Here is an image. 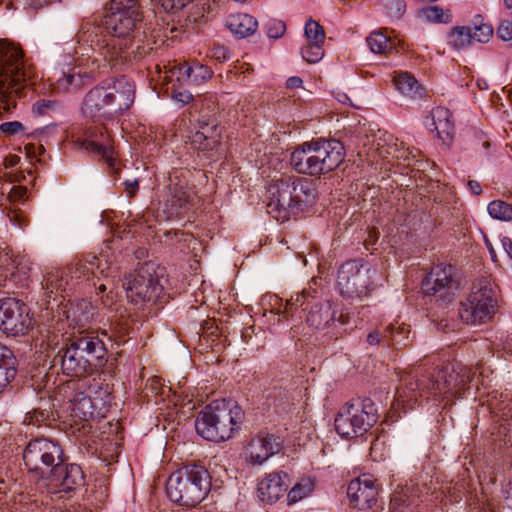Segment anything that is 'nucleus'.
Here are the masks:
<instances>
[{
	"mask_svg": "<svg viewBox=\"0 0 512 512\" xmlns=\"http://www.w3.org/2000/svg\"><path fill=\"white\" fill-rule=\"evenodd\" d=\"M38 75L23 50L7 40L0 41V109L11 111L17 99L27 97Z\"/></svg>",
	"mask_w": 512,
	"mask_h": 512,
	"instance_id": "obj_1",
	"label": "nucleus"
},
{
	"mask_svg": "<svg viewBox=\"0 0 512 512\" xmlns=\"http://www.w3.org/2000/svg\"><path fill=\"white\" fill-rule=\"evenodd\" d=\"M134 100V84L126 76H120L91 88L83 98L81 112L93 120H114L123 115Z\"/></svg>",
	"mask_w": 512,
	"mask_h": 512,
	"instance_id": "obj_2",
	"label": "nucleus"
},
{
	"mask_svg": "<svg viewBox=\"0 0 512 512\" xmlns=\"http://www.w3.org/2000/svg\"><path fill=\"white\" fill-rule=\"evenodd\" d=\"M108 350L97 333L73 335L54 357L62 373L69 377H84L107 362Z\"/></svg>",
	"mask_w": 512,
	"mask_h": 512,
	"instance_id": "obj_3",
	"label": "nucleus"
},
{
	"mask_svg": "<svg viewBox=\"0 0 512 512\" xmlns=\"http://www.w3.org/2000/svg\"><path fill=\"white\" fill-rule=\"evenodd\" d=\"M267 212L279 222H285L312 206L317 191L312 180L297 176H282L268 187Z\"/></svg>",
	"mask_w": 512,
	"mask_h": 512,
	"instance_id": "obj_4",
	"label": "nucleus"
},
{
	"mask_svg": "<svg viewBox=\"0 0 512 512\" xmlns=\"http://www.w3.org/2000/svg\"><path fill=\"white\" fill-rule=\"evenodd\" d=\"M344 158L345 149L340 141L319 138L295 148L290 164L298 174L320 177L338 168Z\"/></svg>",
	"mask_w": 512,
	"mask_h": 512,
	"instance_id": "obj_5",
	"label": "nucleus"
},
{
	"mask_svg": "<svg viewBox=\"0 0 512 512\" xmlns=\"http://www.w3.org/2000/svg\"><path fill=\"white\" fill-rule=\"evenodd\" d=\"M474 373L472 369L460 363H448L431 373L423 374L421 378L410 380L406 389L412 393L409 400L419 396L460 395L466 389Z\"/></svg>",
	"mask_w": 512,
	"mask_h": 512,
	"instance_id": "obj_6",
	"label": "nucleus"
},
{
	"mask_svg": "<svg viewBox=\"0 0 512 512\" xmlns=\"http://www.w3.org/2000/svg\"><path fill=\"white\" fill-rule=\"evenodd\" d=\"M243 420L240 406L225 399L215 400L198 414L195 429L208 441L223 442L233 437Z\"/></svg>",
	"mask_w": 512,
	"mask_h": 512,
	"instance_id": "obj_7",
	"label": "nucleus"
},
{
	"mask_svg": "<svg viewBox=\"0 0 512 512\" xmlns=\"http://www.w3.org/2000/svg\"><path fill=\"white\" fill-rule=\"evenodd\" d=\"M211 489V476L200 464H189L172 473L166 484L168 498L183 507H194Z\"/></svg>",
	"mask_w": 512,
	"mask_h": 512,
	"instance_id": "obj_8",
	"label": "nucleus"
},
{
	"mask_svg": "<svg viewBox=\"0 0 512 512\" xmlns=\"http://www.w3.org/2000/svg\"><path fill=\"white\" fill-rule=\"evenodd\" d=\"M85 485L82 467L76 463H66L65 456L50 473L37 483V489L51 500L72 498Z\"/></svg>",
	"mask_w": 512,
	"mask_h": 512,
	"instance_id": "obj_9",
	"label": "nucleus"
},
{
	"mask_svg": "<svg viewBox=\"0 0 512 512\" xmlns=\"http://www.w3.org/2000/svg\"><path fill=\"white\" fill-rule=\"evenodd\" d=\"M164 269L156 268L153 263H145L129 273L123 280L127 298L134 304L156 303L164 286Z\"/></svg>",
	"mask_w": 512,
	"mask_h": 512,
	"instance_id": "obj_10",
	"label": "nucleus"
},
{
	"mask_svg": "<svg viewBox=\"0 0 512 512\" xmlns=\"http://www.w3.org/2000/svg\"><path fill=\"white\" fill-rule=\"evenodd\" d=\"M378 419L374 402L357 399L347 403L337 414L334 424L336 432L343 438L364 435Z\"/></svg>",
	"mask_w": 512,
	"mask_h": 512,
	"instance_id": "obj_11",
	"label": "nucleus"
},
{
	"mask_svg": "<svg viewBox=\"0 0 512 512\" xmlns=\"http://www.w3.org/2000/svg\"><path fill=\"white\" fill-rule=\"evenodd\" d=\"M376 271L360 259L346 261L338 270V288L344 297L364 299L373 289Z\"/></svg>",
	"mask_w": 512,
	"mask_h": 512,
	"instance_id": "obj_12",
	"label": "nucleus"
},
{
	"mask_svg": "<svg viewBox=\"0 0 512 512\" xmlns=\"http://www.w3.org/2000/svg\"><path fill=\"white\" fill-rule=\"evenodd\" d=\"M64 456L58 442L43 437L30 440L23 451V461L27 469L41 474L53 470Z\"/></svg>",
	"mask_w": 512,
	"mask_h": 512,
	"instance_id": "obj_13",
	"label": "nucleus"
},
{
	"mask_svg": "<svg viewBox=\"0 0 512 512\" xmlns=\"http://www.w3.org/2000/svg\"><path fill=\"white\" fill-rule=\"evenodd\" d=\"M78 43L99 52L104 60L115 66L124 59L122 43L104 34L103 28L91 21H84L77 33Z\"/></svg>",
	"mask_w": 512,
	"mask_h": 512,
	"instance_id": "obj_14",
	"label": "nucleus"
},
{
	"mask_svg": "<svg viewBox=\"0 0 512 512\" xmlns=\"http://www.w3.org/2000/svg\"><path fill=\"white\" fill-rule=\"evenodd\" d=\"M496 310L494 291L488 282L475 287L466 301L461 303L460 318L467 324L478 325L489 321Z\"/></svg>",
	"mask_w": 512,
	"mask_h": 512,
	"instance_id": "obj_15",
	"label": "nucleus"
},
{
	"mask_svg": "<svg viewBox=\"0 0 512 512\" xmlns=\"http://www.w3.org/2000/svg\"><path fill=\"white\" fill-rule=\"evenodd\" d=\"M454 275L455 268L452 265L434 266L422 281L423 293L443 302H451L458 289Z\"/></svg>",
	"mask_w": 512,
	"mask_h": 512,
	"instance_id": "obj_16",
	"label": "nucleus"
},
{
	"mask_svg": "<svg viewBox=\"0 0 512 512\" xmlns=\"http://www.w3.org/2000/svg\"><path fill=\"white\" fill-rule=\"evenodd\" d=\"M32 325L27 306L14 298L0 300V330L18 336L28 332Z\"/></svg>",
	"mask_w": 512,
	"mask_h": 512,
	"instance_id": "obj_17",
	"label": "nucleus"
},
{
	"mask_svg": "<svg viewBox=\"0 0 512 512\" xmlns=\"http://www.w3.org/2000/svg\"><path fill=\"white\" fill-rule=\"evenodd\" d=\"M379 494L377 479L371 474H362L352 480L347 488V495L354 508L366 510L376 503Z\"/></svg>",
	"mask_w": 512,
	"mask_h": 512,
	"instance_id": "obj_18",
	"label": "nucleus"
},
{
	"mask_svg": "<svg viewBox=\"0 0 512 512\" xmlns=\"http://www.w3.org/2000/svg\"><path fill=\"white\" fill-rule=\"evenodd\" d=\"M142 20V16H131L106 13L104 25L107 32L110 34L109 37H113L122 43L123 54L127 47L128 41L132 37L135 30L138 28L139 23Z\"/></svg>",
	"mask_w": 512,
	"mask_h": 512,
	"instance_id": "obj_19",
	"label": "nucleus"
},
{
	"mask_svg": "<svg viewBox=\"0 0 512 512\" xmlns=\"http://www.w3.org/2000/svg\"><path fill=\"white\" fill-rule=\"evenodd\" d=\"M94 306L91 302L80 299L69 304L66 310V317L70 327L76 332L73 335H85L86 333H96L90 331V324L94 317Z\"/></svg>",
	"mask_w": 512,
	"mask_h": 512,
	"instance_id": "obj_20",
	"label": "nucleus"
},
{
	"mask_svg": "<svg viewBox=\"0 0 512 512\" xmlns=\"http://www.w3.org/2000/svg\"><path fill=\"white\" fill-rule=\"evenodd\" d=\"M111 269V265L108 264L107 260L97 256H91L89 260L87 259L84 262L75 261L71 263L67 266L65 271L70 282H73L75 280L89 279L90 275L98 280H100L101 276L108 278V273H105V271H110Z\"/></svg>",
	"mask_w": 512,
	"mask_h": 512,
	"instance_id": "obj_21",
	"label": "nucleus"
},
{
	"mask_svg": "<svg viewBox=\"0 0 512 512\" xmlns=\"http://www.w3.org/2000/svg\"><path fill=\"white\" fill-rule=\"evenodd\" d=\"M449 109L438 106L426 117L425 125L431 132H436L443 144H450L453 140L455 127Z\"/></svg>",
	"mask_w": 512,
	"mask_h": 512,
	"instance_id": "obj_22",
	"label": "nucleus"
},
{
	"mask_svg": "<svg viewBox=\"0 0 512 512\" xmlns=\"http://www.w3.org/2000/svg\"><path fill=\"white\" fill-rule=\"evenodd\" d=\"M289 477L284 472L268 474L258 484L259 498L269 504L278 501L288 490Z\"/></svg>",
	"mask_w": 512,
	"mask_h": 512,
	"instance_id": "obj_23",
	"label": "nucleus"
},
{
	"mask_svg": "<svg viewBox=\"0 0 512 512\" xmlns=\"http://www.w3.org/2000/svg\"><path fill=\"white\" fill-rule=\"evenodd\" d=\"M168 188V199L165 202V212L168 217L177 216L181 209L193 204L196 197L194 191L179 181L170 179Z\"/></svg>",
	"mask_w": 512,
	"mask_h": 512,
	"instance_id": "obj_24",
	"label": "nucleus"
},
{
	"mask_svg": "<svg viewBox=\"0 0 512 512\" xmlns=\"http://www.w3.org/2000/svg\"><path fill=\"white\" fill-rule=\"evenodd\" d=\"M306 322L309 327L322 330L328 328L335 322L336 312L333 310L329 301H320L314 299L307 309Z\"/></svg>",
	"mask_w": 512,
	"mask_h": 512,
	"instance_id": "obj_25",
	"label": "nucleus"
},
{
	"mask_svg": "<svg viewBox=\"0 0 512 512\" xmlns=\"http://www.w3.org/2000/svg\"><path fill=\"white\" fill-rule=\"evenodd\" d=\"M279 450V443L273 435L256 437L249 444L250 460L253 464L261 465Z\"/></svg>",
	"mask_w": 512,
	"mask_h": 512,
	"instance_id": "obj_26",
	"label": "nucleus"
},
{
	"mask_svg": "<svg viewBox=\"0 0 512 512\" xmlns=\"http://www.w3.org/2000/svg\"><path fill=\"white\" fill-rule=\"evenodd\" d=\"M226 27L232 34L239 38H245L253 35L257 28V20L246 13H237L230 15L226 20Z\"/></svg>",
	"mask_w": 512,
	"mask_h": 512,
	"instance_id": "obj_27",
	"label": "nucleus"
},
{
	"mask_svg": "<svg viewBox=\"0 0 512 512\" xmlns=\"http://www.w3.org/2000/svg\"><path fill=\"white\" fill-rule=\"evenodd\" d=\"M16 362L12 350L0 344V394L10 386L15 378Z\"/></svg>",
	"mask_w": 512,
	"mask_h": 512,
	"instance_id": "obj_28",
	"label": "nucleus"
},
{
	"mask_svg": "<svg viewBox=\"0 0 512 512\" xmlns=\"http://www.w3.org/2000/svg\"><path fill=\"white\" fill-rule=\"evenodd\" d=\"M96 408H98V399H92L83 392L76 393L70 401L72 415L81 420L92 418Z\"/></svg>",
	"mask_w": 512,
	"mask_h": 512,
	"instance_id": "obj_29",
	"label": "nucleus"
},
{
	"mask_svg": "<svg viewBox=\"0 0 512 512\" xmlns=\"http://www.w3.org/2000/svg\"><path fill=\"white\" fill-rule=\"evenodd\" d=\"M396 89L411 99H420L424 96V88L418 83L414 76L407 72H400L393 79Z\"/></svg>",
	"mask_w": 512,
	"mask_h": 512,
	"instance_id": "obj_30",
	"label": "nucleus"
},
{
	"mask_svg": "<svg viewBox=\"0 0 512 512\" xmlns=\"http://www.w3.org/2000/svg\"><path fill=\"white\" fill-rule=\"evenodd\" d=\"M410 326L404 323L397 326L390 324L383 332L386 345L406 346L409 343Z\"/></svg>",
	"mask_w": 512,
	"mask_h": 512,
	"instance_id": "obj_31",
	"label": "nucleus"
},
{
	"mask_svg": "<svg viewBox=\"0 0 512 512\" xmlns=\"http://www.w3.org/2000/svg\"><path fill=\"white\" fill-rule=\"evenodd\" d=\"M179 74L185 76L189 83L199 85L209 80L213 72L208 66L197 63L193 66L181 65Z\"/></svg>",
	"mask_w": 512,
	"mask_h": 512,
	"instance_id": "obj_32",
	"label": "nucleus"
},
{
	"mask_svg": "<svg viewBox=\"0 0 512 512\" xmlns=\"http://www.w3.org/2000/svg\"><path fill=\"white\" fill-rule=\"evenodd\" d=\"M83 147L85 150L93 152L96 155L103 158L109 166V168L114 169L116 160L114 158V150L112 146L109 144V136H106L103 142L86 140L83 143Z\"/></svg>",
	"mask_w": 512,
	"mask_h": 512,
	"instance_id": "obj_33",
	"label": "nucleus"
},
{
	"mask_svg": "<svg viewBox=\"0 0 512 512\" xmlns=\"http://www.w3.org/2000/svg\"><path fill=\"white\" fill-rule=\"evenodd\" d=\"M69 284L70 280L65 270H53L47 273L42 282L43 288L50 293L65 291Z\"/></svg>",
	"mask_w": 512,
	"mask_h": 512,
	"instance_id": "obj_34",
	"label": "nucleus"
},
{
	"mask_svg": "<svg viewBox=\"0 0 512 512\" xmlns=\"http://www.w3.org/2000/svg\"><path fill=\"white\" fill-rule=\"evenodd\" d=\"M199 129L208 137V147H217L220 143L221 131L219 123L214 117L202 116L199 121Z\"/></svg>",
	"mask_w": 512,
	"mask_h": 512,
	"instance_id": "obj_35",
	"label": "nucleus"
},
{
	"mask_svg": "<svg viewBox=\"0 0 512 512\" xmlns=\"http://www.w3.org/2000/svg\"><path fill=\"white\" fill-rule=\"evenodd\" d=\"M140 0H110L106 13L142 16Z\"/></svg>",
	"mask_w": 512,
	"mask_h": 512,
	"instance_id": "obj_36",
	"label": "nucleus"
},
{
	"mask_svg": "<svg viewBox=\"0 0 512 512\" xmlns=\"http://www.w3.org/2000/svg\"><path fill=\"white\" fill-rule=\"evenodd\" d=\"M473 41L472 29L468 26L454 27L449 34V43L456 49H463Z\"/></svg>",
	"mask_w": 512,
	"mask_h": 512,
	"instance_id": "obj_37",
	"label": "nucleus"
},
{
	"mask_svg": "<svg viewBox=\"0 0 512 512\" xmlns=\"http://www.w3.org/2000/svg\"><path fill=\"white\" fill-rule=\"evenodd\" d=\"M417 507L416 499L407 496L403 491L395 492L391 497V512H416Z\"/></svg>",
	"mask_w": 512,
	"mask_h": 512,
	"instance_id": "obj_38",
	"label": "nucleus"
},
{
	"mask_svg": "<svg viewBox=\"0 0 512 512\" xmlns=\"http://www.w3.org/2000/svg\"><path fill=\"white\" fill-rule=\"evenodd\" d=\"M489 215L496 220L512 222V204L503 200H493L488 206Z\"/></svg>",
	"mask_w": 512,
	"mask_h": 512,
	"instance_id": "obj_39",
	"label": "nucleus"
},
{
	"mask_svg": "<svg viewBox=\"0 0 512 512\" xmlns=\"http://www.w3.org/2000/svg\"><path fill=\"white\" fill-rule=\"evenodd\" d=\"M366 41L373 53L385 54L392 49V44L389 37L380 31L372 32L367 37Z\"/></svg>",
	"mask_w": 512,
	"mask_h": 512,
	"instance_id": "obj_40",
	"label": "nucleus"
},
{
	"mask_svg": "<svg viewBox=\"0 0 512 512\" xmlns=\"http://www.w3.org/2000/svg\"><path fill=\"white\" fill-rule=\"evenodd\" d=\"M420 16L427 22L450 23L452 15L449 10L444 11L440 6H429L420 10Z\"/></svg>",
	"mask_w": 512,
	"mask_h": 512,
	"instance_id": "obj_41",
	"label": "nucleus"
},
{
	"mask_svg": "<svg viewBox=\"0 0 512 512\" xmlns=\"http://www.w3.org/2000/svg\"><path fill=\"white\" fill-rule=\"evenodd\" d=\"M313 487L314 484L310 479L307 478L301 480L288 492V504L296 503L302 500L304 497L308 496L313 491Z\"/></svg>",
	"mask_w": 512,
	"mask_h": 512,
	"instance_id": "obj_42",
	"label": "nucleus"
},
{
	"mask_svg": "<svg viewBox=\"0 0 512 512\" xmlns=\"http://www.w3.org/2000/svg\"><path fill=\"white\" fill-rule=\"evenodd\" d=\"M60 104L56 100L40 99L36 101L31 108L34 116H49L60 110Z\"/></svg>",
	"mask_w": 512,
	"mask_h": 512,
	"instance_id": "obj_43",
	"label": "nucleus"
},
{
	"mask_svg": "<svg viewBox=\"0 0 512 512\" xmlns=\"http://www.w3.org/2000/svg\"><path fill=\"white\" fill-rule=\"evenodd\" d=\"M472 29L473 40L479 43H487L493 35V29L489 24L482 23L481 16L475 18Z\"/></svg>",
	"mask_w": 512,
	"mask_h": 512,
	"instance_id": "obj_44",
	"label": "nucleus"
},
{
	"mask_svg": "<svg viewBox=\"0 0 512 512\" xmlns=\"http://www.w3.org/2000/svg\"><path fill=\"white\" fill-rule=\"evenodd\" d=\"M302 58L311 64L319 62L324 56L323 43L308 42L301 50Z\"/></svg>",
	"mask_w": 512,
	"mask_h": 512,
	"instance_id": "obj_45",
	"label": "nucleus"
},
{
	"mask_svg": "<svg viewBox=\"0 0 512 512\" xmlns=\"http://www.w3.org/2000/svg\"><path fill=\"white\" fill-rule=\"evenodd\" d=\"M386 15L392 19H400L406 10L404 0H380Z\"/></svg>",
	"mask_w": 512,
	"mask_h": 512,
	"instance_id": "obj_46",
	"label": "nucleus"
},
{
	"mask_svg": "<svg viewBox=\"0 0 512 512\" xmlns=\"http://www.w3.org/2000/svg\"><path fill=\"white\" fill-rule=\"evenodd\" d=\"M305 36L308 42L324 43L325 32L323 27L314 20H308L305 24Z\"/></svg>",
	"mask_w": 512,
	"mask_h": 512,
	"instance_id": "obj_47",
	"label": "nucleus"
},
{
	"mask_svg": "<svg viewBox=\"0 0 512 512\" xmlns=\"http://www.w3.org/2000/svg\"><path fill=\"white\" fill-rule=\"evenodd\" d=\"M267 399L272 400L273 405L275 407H281L283 411L290 405L289 392L282 387H273L268 392Z\"/></svg>",
	"mask_w": 512,
	"mask_h": 512,
	"instance_id": "obj_48",
	"label": "nucleus"
},
{
	"mask_svg": "<svg viewBox=\"0 0 512 512\" xmlns=\"http://www.w3.org/2000/svg\"><path fill=\"white\" fill-rule=\"evenodd\" d=\"M50 421V412L42 409H34L26 413L23 423L27 425H48Z\"/></svg>",
	"mask_w": 512,
	"mask_h": 512,
	"instance_id": "obj_49",
	"label": "nucleus"
},
{
	"mask_svg": "<svg viewBox=\"0 0 512 512\" xmlns=\"http://www.w3.org/2000/svg\"><path fill=\"white\" fill-rule=\"evenodd\" d=\"M418 151L416 149H410L404 147L403 143L393 144L389 146L387 153L396 159H403L404 161H409L411 158L416 157V153Z\"/></svg>",
	"mask_w": 512,
	"mask_h": 512,
	"instance_id": "obj_50",
	"label": "nucleus"
},
{
	"mask_svg": "<svg viewBox=\"0 0 512 512\" xmlns=\"http://www.w3.org/2000/svg\"><path fill=\"white\" fill-rule=\"evenodd\" d=\"M18 264L17 257H14L11 250L5 248L0 251V268L6 273L14 274Z\"/></svg>",
	"mask_w": 512,
	"mask_h": 512,
	"instance_id": "obj_51",
	"label": "nucleus"
},
{
	"mask_svg": "<svg viewBox=\"0 0 512 512\" xmlns=\"http://www.w3.org/2000/svg\"><path fill=\"white\" fill-rule=\"evenodd\" d=\"M65 79L67 84L75 89H81L83 86L90 84L93 80L92 76L87 72H73L66 75Z\"/></svg>",
	"mask_w": 512,
	"mask_h": 512,
	"instance_id": "obj_52",
	"label": "nucleus"
},
{
	"mask_svg": "<svg viewBox=\"0 0 512 512\" xmlns=\"http://www.w3.org/2000/svg\"><path fill=\"white\" fill-rule=\"evenodd\" d=\"M266 34L269 38L279 39L281 38L285 31L286 25L282 20L278 19H270L264 26Z\"/></svg>",
	"mask_w": 512,
	"mask_h": 512,
	"instance_id": "obj_53",
	"label": "nucleus"
},
{
	"mask_svg": "<svg viewBox=\"0 0 512 512\" xmlns=\"http://www.w3.org/2000/svg\"><path fill=\"white\" fill-rule=\"evenodd\" d=\"M314 299L315 298L309 297L304 293L297 294L295 297H291L290 300L286 301L284 313L288 314L292 312L294 308H297L298 306L302 307L304 305H306L304 310H307Z\"/></svg>",
	"mask_w": 512,
	"mask_h": 512,
	"instance_id": "obj_54",
	"label": "nucleus"
},
{
	"mask_svg": "<svg viewBox=\"0 0 512 512\" xmlns=\"http://www.w3.org/2000/svg\"><path fill=\"white\" fill-rule=\"evenodd\" d=\"M0 131L6 136H12L24 131V126L19 121L4 122L0 125Z\"/></svg>",
	"mask_w": 512,
	"mask_h": 512,
	"instance_id": "obj_55",
	"label": "nucleus"
},
{
	"mask_svg": "<svg viewBox=\"0 0 512 512\" xmlns=\"http://www.w3.org/2000/svg\"><path fill=\"white\" fill-rule=\"evenodd\" d=\"M209 56L218 62H224L230 58V52L225 46L215 45L210 49Z\"/></svg>",
	"mask_w": 512,
	"mask_h": 512,
	"instance_id": "obj_56",
	"label": "nucleus"
},
{
	"mask_svg": "<svg viewBox=\"0 0 512 512\" xmlns=\"http://www.w3.org/2000/svg\"><path fill=\"white\" fill-rule=\"evenodd\" d=\"M497 35L503 41L512 40V22L504 20L497 28Z\"/></svg>",
	"mask_w": 512,
	"mask_h": 512,
	"instance_id": "obj_57",
	"label": "nucleus"
},
{
	"mask_svg": "<svg viewBox=\"0 0 512 512\" xmlns=\"http://www.w3.org/2000/svg\"><path fill=\"white\" fill-rule=\"evenodd\" d=\"M192 144L200 150H213L215 148L208 147V137L200 129L193 135Z\"/></svg>",
	"mask_w": 512,
	"mask_h": 512,
	"instance_id": "obj_58",
	"label": "nucleus"
},
{
	"mask_svg": "<svg viewBox=\"0 0 512 512\" xmlns=\"http://www.w3.org/2000/svg\"><path fill=\"white\" fill-rule=\"evenodd\" d=\"M111 270H106L105 273H108V278L105 276H101L100 280L97 279V282H94L93 285L95 286V289L97 290V294L104 293L108 289V284L113 281L110 280L112 277V273L116 270V267L111 266Z\"/></svg>",
	"mask_w": 512,
	"mask_h": 512,
	"instance_id": "obj_59",
	"label": "nucleus"
},
{
	"mask_svg": "<svg viewBox=\"0 0 512 512\" xmlns=\"http://www.w3.org/2000/svg\"><path fill=\"white\" fill-rule=\"evenodd\" d=\"M155 9L164 11V12H173L175 9H178L175 0H150Z\"/></svg>",
	"mask_w": 512,
	"mask_h": 512,
	"instance_id": "obj_60",
	"label": "nucleus"
},
{
	"mask_svg": "<svg viewBox=\"0 0 512 512\" xmlns=\"http://www.w3.org/2000/svg\"><path fill=\"white\" fill-rule=\"evenodd\" d=\"M27 194V188L23 186H14L11 188L8 198L12 202H21L24 200Z\"/></svg>",
	"mask_w": 512,
	"mask_h": 512,
	"instance_id": "obj_61",
	"label": "nucleus"
},
{
	"mask_svg": "<svg viewBox=\"0 0 512 512\" xmlns=\"http://www.w3.org/2000/svg\"><path fill=\"white\" fill-rule=\"evenodd\" d=\"M8 217H9L10 221L14 225H17L19 228H23L27 225V220H26L25 216L20 212L10 211L8 213Z\"/></svg>",
	"mask_w": 512,
	"mask_h": 512,
	"instance_id": "obj_62",
	"label": "nucleus"
},
{
	"mask_svg": "<svg viewBox=\"0 0 512 512\" xmlns=\"http://www.w3.org/2000/svg\"><path fill=\"white\" fill-rule=\"evenodd\" d=\"M173 99H175L177 102L181 103L182 105L188 104L190 101L193 100V95L188 91H175L173 93Z\"/></svg>",
	"mask_w": 512,
	"mask_h": 512,
	"instance_id": "obj_63",
	"label": "nucleus"
},
{
	"mask_svg": "<svg viewBox=\"0 0 512 512\" xmlns=\"http://www.w3.org/2000/svg\"><path fill=\"white\" fill-rule=\"evenodd\" d=\"M381 340L385 341L383 334H381L378 330H374L367 335V342L370 345H378L380 344Z\"/></svg>",
	"mask_w": 512,
	"mask_h": 512,
	"instance_id": "obj_64",
	"label": "nucleus"
}]
</instances>
